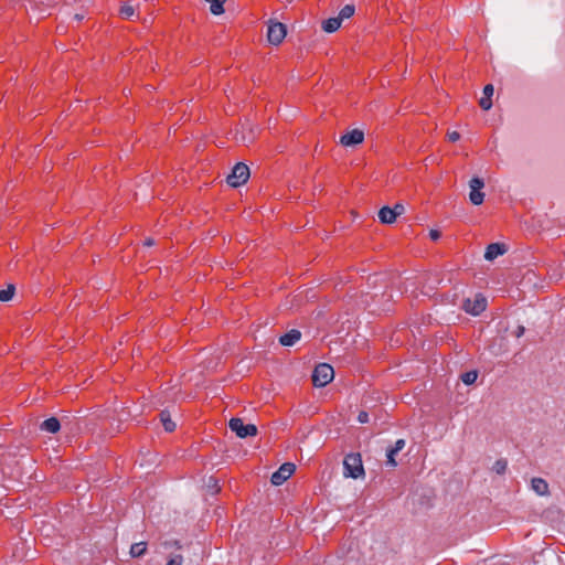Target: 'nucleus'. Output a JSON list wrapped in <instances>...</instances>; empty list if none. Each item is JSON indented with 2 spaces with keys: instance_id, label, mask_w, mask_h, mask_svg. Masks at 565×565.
Listing matches in <instances>:
<instances>
[{
  "instance_id": "f704fd0d",
  "label": "nucleus",
  "mask_w": 565,
  "mask_h": 565,
  "mask_svg": "<svg viewBox=\"0 0 565 565\" xmlns=\"http://www.w3.org/2000/svg\"><path fill=\"white\" fill-rule=\"evenodd\" d=\"M154 244L153 239L152 238H147L145 241V246H152Z\"/></svg>"
},
{
  "instance_id": "a878e982",
  "label": "nucleus",
  "mask_w": 565,
  "mask_h": 565,
  "mask_svg": "<svg viewBox=\"0 0 565 565\" xmlns=\"http://www.w3.org/2000/svg\"><path fill=\"white\" fill-rule=\"evenodd\" d=\"M135 13V9L130 4H124L121 6L120 8V14L124 17V18H130L132 17Z\"/></svg>"
},
{
  "instance_id": "2f4dec72",
  "label": "nucleus",
  "mask_w": 565,
  "mask_h": 565,
  "mask_svg": "<svg viewBox=\"0 0 565 565\" xmlns=\"http://www.w3.org/2000/svg\"><path fill=\"white\" fill-rule=\"evenodd\" d=\"M448 139L451 142H455V141L460 139V134L458 131H451V132L448 134Z\"/></svg>"
},
{
  "instance_id": "f03ea898",
  "label": "nucleus",
  "mask_w": 565,
  "mask_h": 565,
  "mask_svg": "<svg viewBox=\"0 0 565 565\" xmlns=\"http://www.w3.org/2000/svg\"><path fill=\"white\" fill-rule=\"evenodd\" d=\"M334 377L333 367L327 363L317 365L312 373V383L316 387H323Z\"/></svg>"
},
{
  "instance_id": "dca6fc26",
  "label": "nucleus",
  "mask_w": 565,
  "mask_h": 565,
  "mask_svg": "<svg viewBox=\"0 0 565 565\" xmlns=\"http://www.w3.org/2000/svg\"><path fill=\"white\" fill-rule=\"evenodd\" d=\"M341 18H329L322 22V30L328 33L335 32L341 26Z\"/></svg>"
},
{
  "instance_id": "72a5a7b5",
  "label": "nucleus",
  "mask_w": 565,
  "mask_h": 565,
  "mask_svg": "<svg viewBox=\"0 0 565 565\" xmlns=\"http://www.w3.org/2000/svg\"><path fill=\"white\" fill-rule=\"evenodd\" d=\"M525 332V328L523 326H519L516 330L514 331V335L516 338H521Z\"/></svg>"
},
{
  "instance_id": "1a4fd4ad",
  "label": "nucleus",
  "mask_w": 565,
  "mask_h": 565,
  "mask_svg": "<svg viewBox=\"0 0 565 565\" xmlns=\"http://www.w3.org/2000/svg\"><path fill=\"white\" fill-rule=\"evenodd\" d=\"M364 140V132L360 129H353L342 135L340 138V143L343 147H353L362 143Z\"/></svg>"
},
{
  "instance_id": "0eeeda50",
  "label": "nucleus",
  "mask_w": 565,
  "mask_h": 565,
  "mask_svg": "<svg viewBox=\"0 0 565 565\" xmlns=\"http://www.w3.org/2000/svg\"><path fill=\"white\" fill-rule=\"evenodd\" d=\"M484 186V182L482 179L475 177L469 181V200L473 205H480L483 202L484 193L481 192V189Z\"/></svg>"
},
{
  "instance_id": "f8f14e48",
  "label": "nucleus",
  "mask_w": 565,
  "mask_h": 565,
  "mask_svg": "<svg viewBox=\"0 0 565 565\" xmlns=\"http://www.w3.org/2000/svg\"><path fill=\"white\" fill-rule=\"evenodd\" d=\"M494 87L492 84H488L483 88V97L479 100V105L483 110H489L492 107L491 97L493 95Z\"/></svg>"
},
{
  "instance_id": "a211bd4d",
  "label": "nucleus",
  "mask_w": 565,
  "mask_h": 565,
  "mask_svg": "<svg viewBox=\"0 0 565 565\" xmlns=\"http://www.w3.org/2000/svg\"><path fill=\"white\" fill-rule=\"evenodd\" d=\"M210 3V11L214 15L224 13V4L227 0H205Z\"/></svg>"
},
{
  "instance_id": "c85d7f7f",
  "label": "nucleus",
  "mask_w": 565,
  "mask_h": 565,
  "mask_svg": "<svg viewBox=\"0 0 565 565\" xmlns=\"http://www.w3.org/2000/svg\"><path fill=\"white\" fill-rule=\"evenodd\" d=\"M163 546H164L166 548H171V547H175V548H178V550H179V548H181L180 542H179V541H175V540H174V541H166V542L163 543Z\"/></svg>"
},
{
  "instance_id": "f257e3e1",
  "label": "nucleus",
  "mask_w": 565,
  "mask_h": 565,
  "mask_svg": "<svg viewBox=\"0 0 565 565\" xmlns=\"http://www.w3.org/2000/svg\"><path fill=\"white\" fill-rule=\"evenodd\" d=\"M343 475L345 478L358 479L364 476V468L360 454H349L343 460Z\"/></svg>"
},
{
  "instance_id": "9b49d317",
  "label": "nucleus",
  "mask_w": 565,
  "mask_h": 565,
  "mask_svg": "<svg viewBox=\"0 0 565 565\" xmlns=\"http://www.w3.org/2000/svg\"><path fill=\"white\" fill-rule=\"evenodd\" d=\"M507 250H508L507 246L504 244H502V243L489 244L487 249H486V253H484V258L487 260H493L498 256L503 255L504 253H507Z\"/></svg>"
},
{
  "instance_id": "2eb2a0df",
  "label": "nucleus",
  "mask_w": 565,
  "mask_h": 565,
  "mask_svg": "<svg viewBox=\"0 0 565 565\" xmlns=\"http://www.w3.org/2000/svg\"><path fill=\"white\" fill-rule=\"evenodd\" d=\"M379 218L383 224H393L396 220V216L391 207L383 206L379 211Z\"/></svg>"
},
{
  "instance_id": "4be33fe9",
  "label": "nucleus",
  "mask_w": 565,
  "mask_h": 565,
  "mask_svg": "<svg viewBox=\"0 0 565 565\" xmlns=\"http://www.w3.org/2000/svg\"><path fill=\"white\" fill-rule=\"evenodd\" d=\"M354 11H355V8L354 6L352 4H347L344 6L340 13H339V17L338 18H341V22L344 20V19H349L351 18L353 14H354Z\"/></svg>"
},
{
  "instance_id": "f3484780",
  "label": "nucleus",
  "mask_w": 565,
  "mask_h": 565,
  "mask_svg": "<svg viewBox=\"0 0 565 565\" xmlns=\"http://www.w3.org/2000/svg\"><path fill=\"white\" fill-rule=\"evenodd\" d=\"M159 417H160V422L162 423L166 431L172 433L175 429L177 425L171 419L170 413L168 411H162L159 414Z\"/></svg>"
},
{
  "instance_id": "b1692460",
  "label": "nucleus",
  "mask_w": 565,
  "mask_h": 565,
  "mask_svg": "<svg viewBox=\"0 0 565 565\" xmlns=\"http://www.w3.org/2000/svg\"><path fill=\"white\" fill-rule=\"evenodd\" d=\"M478 372L477 371H469L461 375V380L466 385H471L477 381Z\"/></svg>"
},
{
  "instance_id": "6e6552de",
  "label": "nucleus",
  "mask_w": 565,
  "mask_h": 565,
  "mask_svg": "<svg viewBox=\"0 0 565 565\" xmlns=\"http://www.w3.org/2000/svg\"><path fill=\"white\" fill-rule=\"evenodd\" d=\"M296 466L291 462L282 463L277 471L271 475L270 481L275 486L282 484L295 472Z\"/></svg>"
},
{
  "instance_id": "9d476101",
  "label": "nucleus",
  "mask_w": 565,
  "mask_h": 565,
  "mask_svg": "<svg viewBox=\"0 0 565 565\" xmlns=\"http://www.w3.org/2000/svg\"><path fill=\"white\" fill-rule=\"evenodd\" d=\"M531 489L541 497H546L550 494V486L547 481L540 477H534L531 480Z\"/></svg>"
},
{
  "instance_id": "39448f33",
  "label": "nucleus",
  "mask_w": 565,
  "mask_h": 565,
  "mask_svg": "<svg viewBox=\"0 0 565 565\" xmlns=\"http://www.w3.org/2000/svg\"><path fill=\"white\" fill-rule=\"evenodd\" d=\"M287 29L284 23L270 21L267 31V40L273 45H279L286 38Z\"/></svg>"
},
{
  "instance_id": "cd10ccee",
  "label": "nucleus",
  "mask_w": 565,
  "mask_h": 565,
  "mask_svg": "<svg viewBox=\"0 0 565 565\" xmlns=\"http://www.w3.org/2000/svg\"><path fill=\"white\" fill-rule=\"evenodd\" d=\"M392 211L394 212L395 216L397 217L398 215H402L404 213L405 207L403 204L396 203L394 205V207L392 209Z\"/></svg>"
},
{
  "instance_id": "412c9836",
  "label": "nucleus",
  "mask_w": 565,
  "mask_h": 565,
  "mask_svg": "<svg viewBox=\"0 0 565 565\" xmlns=\"http://www.w3.org/2000/svg\"><path fill=\"white\" fill-rule=\"evenodd\" d=\"M15 292L14 285H9L7 289L0 290V301L7 302L12 299Z\"/></svg>"
},
{
  "instance_id": "6ab92c4d",
  "label": "nucleus",
  "mask_w": 565,
  "mask_h": 565,
  "mask_svg": "<svg viewBox=\"0 0 565 565\" xmlns=\"http://www.w3.org/2000/svg\"><path fill=\"white\" fill-rule=\"evenodd\" d=\"M508 470V460L504 458L498 459L491 467V471L499 476H503Z\"/></svg>"
},
{
  "instance_id": "ddd939ff",
  "label": "nucleus",
  "mask_w": 565,
  "mask_h": 565,
  "mask_svg": "<svg viewBox=\"0 0 565 565\" xmlns=\"http://www.w3.org/2000/svg\"><path fill=\"white\" fill-rule=\"evenodd\" d=\"M301 338L299 330L292 329L279 338V343L284 347H291Z\"/></svg>"
},
{
  "instance_id": "c756f323",
  "label": "nucleus",
  "mask_w": 565,
  "mask_h": 565,
  "mask_svg": "<svg viewBox=\"0 0 565 565\" xmlns=\"http://www.w3.org/2000/svg\"><path fill=\"white\" fill-rule=\"evenodd\" d=\"M358 422L361 424H366L369 422V414L364 411L360 412L358 415Z\"/></svg>"
},
{
  "instance_id": "20e7f679",
  "label": "nucleus",
  "mask_w": 565,
  "mask_h": 565,
  "mask_svg": "<svg viewBox=\"0 0 565 565\" xmlns=\"http://www.w3.org/2000/svg\"><path fill=\"white\" fill-rule=\"evenodd\" d=\"M228 426L239 438L253 437L257 435V427L254 424H244L243 419L234 417Z\"/></svg>"
},
{
  "instance_id": "aec40b11",
  "label": "nucleus",
  "mask_w": 565,
  "mask_h": 565,
  "mask_svg": "<svg viewBox=\"0 0 565 565\" xmlns=\"http://www.w3.org/2000/svg\"><path fill=\"white\" fill-rule=\"evenodd\" d=\"M146 552H147V543L139 542V543H135L131 545L129 553L132 557H140V556L145 555Z\"/></svg>"
},
{
  "instance_id": "5701e85b",
  "label": "nucleus",
  "mask_w": 565,
  "mask_h": 565,
  "mask_svg": "<svg viewBox=\"0 0 565 565\" xmlns=\"http://www.w3.org/2000/svg\"><path fill=\"white\" fill-rule=\"evenodd\" d=\"M236 140L244 143V145H247V143H250L254 141L255 139V134L253 131V129L250 128L249 130V134L246 135L244 131L241 132V136L236 135Z\"/></svg>"
},
{
  "instance_id": "7c9ffc66",
  "label": "nucleus",
  "mask_w": 565,
  "mask_h": 565,
  "mask_svg": "<svg viewBox=\"0 0 565 565\" xmlns=\"http://www.w3.org/2000/svg\"><path fill=\"white\" fill-rule=\"evenodd\" d=\"M405 444L406 443L404 439H398L395 441V445L393 446V448L396 452H399L405 447Z\"/></svg>"
},
{
  "instance_id": "bb28decb",
  "label": "nucleus",
  "mask_w": 565,
  "mask_h": 565,
  "mask_svg": "<svg viewBox=\"0 0 565 565\" xmlns=\"http://www.w3.org/2000/svg\"><path fill=\"white\" fill-rule=\"evenodd\" d=\"M183 562V557L180 554L173 555L168 559L167 565H181Z\"/></svg>"
},
{
  "instance_id": "7ed1b4c3",
  "label": "nucleus",
  "mask_w": 565,
  "mask_h": 565,
  "mask_svg": "<svg viewBox=\"0 0 565 565\" xmlns=\"http://www.w3.org/2000/svg\"><path fill=\"white\" fill-rule=\"evenodd\" d=\"M249 168L243 162H238L232 169V172L227 175L226 181L233 188H238L247 182L249 178Z\"/></svg>"
},
{
  "instance_id": "393cba45",
  "label": "nucleus",
  "mask_w": 565,
  "mask_h": 565,
  "mask_svg": "<svg viewBox=\"0 0 565 565\" xmlns=\"http://www.w3.org/2000/svg\"><path fill=\"white\" fill-rule=\"evenodd\" d=\"M397 454L398 452H396L393 447L387 449V451H386V457H387L386 466H390V467H393V468L396 467L397 462L395 460V456Z\"/></svg>"
},
{
  "instance_id": "473e14b6",
  "label": "nucleus",
  "mask_w": 565,
  "mask_h": 565,
  "mask_svg": "<svg viewBox=\"0 0 565 565\" xmlns=\"http://www.w3.org/2000/svg\"><path fill=\"white\" fill-rule=\"evenodd\" d=\"M429 236L433 241H437L440 237V232L437 230H430Z\"/></svg>"
},
{
  "instance_id": "4468645a",
  "label": "nucleus",
  "mask_w": 565,
  "mask_h": 565,
  "mask_svg": "<svg viewBox=\"0 0 565 565\" xmlns=\"http://www.w3.org/2000/svg\"><path fill=\"white\" fill-rule=\"evenodd\" d=\"M41 429L51 434H55L61 428V423L56 417H51L42 422Z\"/></svg>"
},
{
  "instance_id": "c9c22d12",
  "label": "nucleus",
  "mask_w": 565,
  "mask_h": 565,
  "mask_svg": "<svg viewBox=\"0 0 565 565\" xmlns=\"http://www.w3.org/2000/svg\"><path fill=\"white\" fill-rule=\"evenodd\" d=\"M74 19H76L77 21H81V20L83 19V15H81V14H75V15H74Z\"/></svg>"
},
{
  "instance_id": "423d86ee",
  "label": "nucleus",
  "mask_w": 565,
  "mask_h": 565,
  "mask_svg": "<svg viewBox=\"0 0 565 565\" xmlns=\"http://www.w3.org/2000/svg\"><path fill=\"white\" fill-rule=\"evenodd\" d=\"M487 308V299L478 294L475 296L473 299H465L463 300V303H462V309L467 312V313H470L472 316H478L480 315L482 311H484Z\"/></svg>"
}]
</instances>
